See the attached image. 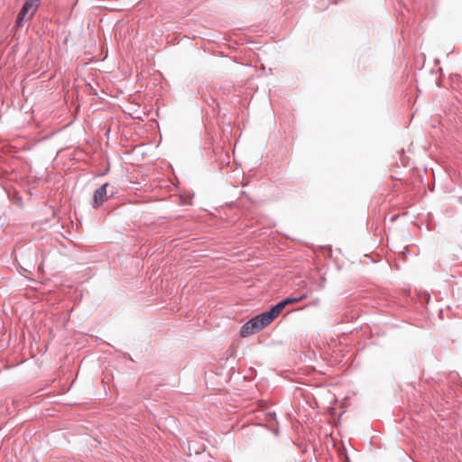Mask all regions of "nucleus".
Masks as SVG:
<instances>
[{
	"mask_svg": "<svg viewBox=\"0 0 462 462\" xmlns=\"http://www.w3.org/2000/svg\"><path fill=\"white\" fill-rule=\"evenodd\" d=\"M110 188L109 183H104L101 187L95 190L93 194V208H98L108 197H113L115 194L114 190H108Z\"/></svg>",
	"mask_w": 462,
	"mask_h": 462,
	"instance_id": "f257e3e1",
	"label": "nucleus"
},
{
	"mask_svg": "<svg viewBox=\"0 0 462 462\" xmlns=\"http://www.w3.org/2000/svg\"><path fill=\"white\" fill-rule=\"evenodd\" d=\"M39 5L40 4L32 0H26L17 15L16 24L18 26L22 25L26 14L31 9H32V14H30V17H32L33 15V13L37 10Z\"/></svg>",
	"mask_w": 462,
	"mask_h": 462,
	"instance_id": "f03ea898",
	"label": "nucleus"
},
{
	"mask_svg": "<svg viewBox=\"0 0 462 462\" xmlns=\"http://www.w3.org/2000/svg\"><path fill=\"white\" fill-rule=\"evenodd\" d=\"M260 330L263 329L269 324H271L274 319L272 317L268 310L263 311L254 317Z\"/></svg>",
	"mask_w": 462,
	"mask_h": 462,
	"instance_id": "7ed1b4c3",
	"label": "nucleus"
},
{
	"mask_svg": "<svg viewBox=\"0 0 462 462\" xmlns=\"http://www.w3.org/2000/svg\"><path fill=\"white\" fill-rule=\"evenodd\" d=\"M286 306H287V304L284 302V300H282L277 302L270 310H268V311H269V313H271L272 317L275 319Z\"/></svg>",
	"mask_w": 462,
	"mask_h": 462,
	"instance_id": "20e7f679",
	"label": "nucleus"
},
{
	"mask_svg": "<svg viewBox=\"0 0 462 462\" xmlns=\"http://www.w3.org/2000/svg\"><path fill=\"white\" fill-rule=\"evenodd\" d=\"M255 333H256V332L254 331V328H252L248 325V323H246V322H245V323L241 327V328H240V332H239L240 337H249V336H251V335H254V334H255Z\"/></svg>",
	"mask_w": 462,
	"mask_h": 462,
	"instance_id": "39448f33",
	"label": "nucleus"
},
{
	"mask_svg": "<svg viewBox=\"0 0 462 462\" xmlns=\"http://www.w3.org/2000/svg\"><path fill=\"white\" fill-rule=\"evenodd\" d=\"M307 298V294L306 293H303V294H300L297 297H288L286 299H284V302L289 305V304H292V303H296V302H299L300 300H303L304 299Z\"/></svg>",
	"mask_w": 462,
	"mask_h": 462,
	"instance_id": "423d86ee",
	"label": "nucleus"
},
{
	"mask_svg": "<svg viewBox=\"0 0 462 462\" xmlns=\"http://www.w3.org/2000/svg\"><path fill=\"white\" fill-rule=\"evenodd\" d=\"M246 323H248V325L252 328H254L256 333L260 331V328H258L257 323H256L255 319H254V317L251 318L249 320H247Z\"/></svg>",
	"mask_w": 462,
	"mask_h": 462,
	"instance_id": "0eeeda50",
	"label": "nucleus"
},
{
	"mask_svg": "<svg viewBox=\"0 0 462 462\" xmlns=\"http://www.w3.org/2000/svg\"><path fill=\"white\" fill-rule=\"evenodd\" d=\"M266 417H267V420L269 422H271L272 420H276V414L275 412H268L266 414Z\"/></svg>",
	"mask_w": 462,
	"mask_h": 462,
	"instance_id": "6e6552de",
	"label": "nucleus"
},
{
	"mask_svg": "<svg viewBox=\"0 0 462 462\" xmlns=\"http://www.w3.org/2000/svg\"><path fill=\"white\" fill-rule=\"evenodd\" d=\"M420 297H421V300H425L427 303L430 300V295L428 292H426V291L423 292Z\"/></svg>",
	"mask_w": 462,
	"mask_h": 462,
	"instance_id": "1a4fd4ad",
	"label": "nucleus"
},
{
	"mask_svg": "<svg viewBox=\"0 0 462 462\" xmlns=\"http://www.w3.org/2000/svg\"><path fill=\"white\" fill-rule=\"evenodd\" d=\"M325 281H326V279L324 277H321L319 279V289H322L324 287Z\"/></svg>",
	"mask_w": 462,
	"mask_h": 462,
	"instance_id": "9d476101",
	"label": "nucleus"
}]
</instances>
